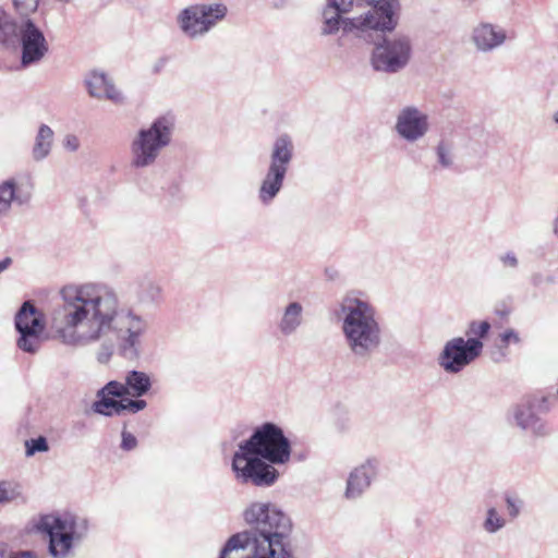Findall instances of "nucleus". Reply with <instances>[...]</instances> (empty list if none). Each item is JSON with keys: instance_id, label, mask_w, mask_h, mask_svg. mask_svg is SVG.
<instances>
[{"instance_id": "1", "label": "nucleus", "mask_w": 558, "mask_h": 558, "mask_svg": "<svg viewBox=\"0 0 558 558\" xmlns=\"http://www.w3.org/2000/svg\"><path fill=\"white\" fill-rule=\"evenodd\" d=\"M60 298L51 324L60 342L86 347L113 332L124 359L140 356L147 320L133 308L125 307L113 287L95 282L69 284L60 290Z\"/></svg>"}, {"instance_id": "2", "label": "nucleus", "mask_w": 558, "mask_h": 558, "mask_svg": "<svg viewBox=\"0 0 558 558\" xmlns=\"http://www.w3.org/2000/svg\"><path fill=\"white\" fill-rule=\"evenodd\" d=\"M291 456V441L283 429L272 422H266L254 428L247 439L239 442L231 469L240 484L266 488L280 476L275 465L288 463Z\"/></svg>"}, {"instance_id": "3", "label": "nucleus", "mask_w": 558, "mask_h": 558, "mask_svg": "<svg viewBox=\"0 0 558 558\" xmlns=\"http://www.w3.org/2000/svg\"><path fill=\"white\" fill-rule=\"evenodd\" d=\"M247 530L232 535L220 551L219 558L239 549L250 550L248 558H282L288 548L292 522L277 505L253 501L242 513Z\"/></svg>"}, {"instance_id": "4", "label": "nucleus", "mask_w": 558, "mask_h": 558, "mask_svg": "<svg viewBox=\"0 0 558 558\" xmlns=\"http://www.w3.org/2000/svg\"><path fill=\"white\" fill-rule=\"evenodd\" d=\"M175 131V118L166 113L155 118L148 125L140 128L129 146L130 168L142 171L157 165L171 143Z\"/></svg>"}, {"instance_id": "5", "label": "nucleus", "mask_w": 558, "mask_h": 558, "mask_svg": "<svg viewBox=\"0 0 558 558\" xmlns=\"http://www.w3.org/2000/svg\"><path fill=\"white\" fill-rule=\"evenodd\" d=\"M381 342V328L375 306L361 291L351 293V353L365 357Z\"/></svg>"}, {"instance_id": "6", "label": "nucleus", "mask_w": 558, "mask_h": 558, "mask_svg": "<svg viewBox=\"0 0 558 558\" xmlns=\"http://www.w3.org/2000/svg\"><path fill=\"white\" fill-rule=\"evenodd\" d=\"M39 529L49 536L48 550L52 558H72L74 546L86 537L89 524L85 517L65 512L43 518Z\"/></svg>"}, {"instance_id": "7", "label": "nucleus", "mask_w": 558, "mask_h": 558, "mask_svg": "<svg viewBox=\"0 0 558 558\" xmlns=\"http://www.w3.org/2000/svg\"><path fill=\"white\" fill-rule=\"evenodd\" d=\"M228 14L222 2L195 3L184 8L177 16L181 32L191 39L204 37Z\"/></svg>"}, {"instance_id": "8", "label": "nucleus", "mask_w": 558, "mask_h": 558, "mask_svg": "<svg viewBox=\"0 0 558 558\" xmlns=\"http://www.w3.org/2000/svg\"><path fill=\"white\" fill-rule=\"evenodd\" d=\"M367 3L371 9L364 14L351 19V32L356 29L362 33L369 31L391 33L399 22V0H351L353 4L362 5Z\"/></svg>"}, {"instance_id": "9", "label": "nucleus", "mask_w": 558, "mask_h": 558, "mask_svg": "<svg viewBox=\"0 0 558 558\" xmlns=\"http://www.w3.org/2000/svg\"><path fill=\"white\" fill-rule=\"evenodd\" d=\"M411 52L412 47L409 37L404 35H397L391 38L385 37L375 45L371 64L377 72L398 73L408 65Z\"/></svg>"}, {"instance_id": "10", "label": "nucleus", "mask_w": 558, "mask_h": 558, "mask_svg": "<svg viewBox=\"0 0 558 558\" xmlns=\"http://www.w3.org/2000/svg\"><path fill=\"white\" fill-rule=\"evenodd\" d=\"M483 347V342L475 338H453L445 343L438 364L446 373L457 374L481 355Z\"/></svg>"}, {"instance_id": "11", "label": "nucleus", "mask_w": 558, "mask_h": 558, "mask_svg": "<svg viewBox=\"0 0 558 558\" xmlns=\"http://www.w3.org/2000/svg\"><path fill=\"white\" fill-rule=\"evenodd\" d=\"M546 398L526 397L511 409V421L519 428L536 436L548 434V427L543 418L537 415V410L548 411Z\"/></svg>"}, {"instance_id": "12", "label": "nucleus", "mask_w": 558, "mask_h": 558, "mask_svg": "<svg viewBox=\"0 0 558 558\" xmlns=\"http://www.w3.org/2000/svg\"><path fill=\"white\" fill-rule=\"evenodd\" d=\"M19 44L22 50V69L37 64L49 50L44 33L34 21L28 17L21 23Z\"/></svg>"}, {"instance_id": "13", "label": "nucleus", "mask_w": 558, "mask_h": 558, "mask_svg": "<svg viewBox=\"0 0 558 558\" xmlns=\"http://www.w3.org/2000/svg\"><path fill=\"white\" fill-rule=\"evenodd\" d=\"M429 129L428 116L415 106H405L396 117L397 134L409 143L423 138Z\"/></svg>"}, {"instance_id": "14", "label": "nucleus", "mask_w": 558, "mask_h": 558, "mask_svg": "<svg viewBox=\"0 0 558 558\" xmlns=\"http://www.w3.org/2000/svg\"><path fill=\"white\" fill-rule=\"evenodd\" d=\"M349 9L345 5V0H327L323 10V35H338V46L343 48L349 40Z\"/></svg>"}, {"instance_id": "15", "label": "nucleus", "mask_w": 558, "mask_h": 558, "mask_svg": "<svg viewBox=\"0 0 558 558\" xmlns=\"http://www.w3.org/2000/svg\"><path fill=\"white\" fill-rule=\"evenodd\" d=\"M507 39V31L492 23H480L472 32V40L476 49L482 52H490L500 48Z\"/></svg>"}, {"instance_id": "16", "label": "nucleus", "mask_w": 558, "mask_h": 558, "mask_svg": "<svg viewBox=\"0 0 558 558\" xmlns=\"http://www.w3.org/2000/svg\"><path fill=\"white\" fill-rule=\"evenodd\" d=\"M84 83L90 97L97 99L107 98L118 105L124 102L123 94L114 86L105 72H89Z\"/></svg>"}, {"instance_id": "17", "label": "nucleus", "mask_w": 558, "mask_h": 558, "mask_svg": "<svg viewBox=\"0 0 558 558\" xmlns=\"http://www.w3.org/2000/svg\"><path fill=\"white\" fill-rule=\"evenodd\" d=\"M304 323V306L301 302L294 300L281 307L276 328L281 337L289 338L294 336Z\"/></svg>"}, {"instance_id": "18", "label": "nucleus", "mask_w": 558, "mask_h": 558, "mask_svg": "<svg viewBox=\"0 0 558 558\" xmlns=\"http://www.w3.org/2000/svg\"><path fill=\"white\" fill-rule=\"evenodd\" d=\"M379 472V461L366 458L351 470V498L362 496L376 480Z\"/></svg>"}, {"instance_id": "19", "label": "nucleus", "mask_w": 558, "mask_h": 558, "mask_svg": "<svg viewBox=\"0 0 558 558\" xmlns=\"http://www.w3.org/2000/svg\"><path fill=\"white\" fill-rule=\"evenodd\" d=\"M287 174V170L270 166L267 167L257 192L258 199L263 205H270L279 195L283 187Z\"/></svg>"}, {"instance_id": "20", "label": "nucleus", "mask_w": 558, "mask_h": 558, "mask_svg": "<svg viewBox=\"0 0 558 558\" xmlns=\"http://www.w3.org/2000/svg\"><path fill=\"white\" fill-rule=\"evenodd\" d=\"M31 199V193L22 191L14 178L0 183V216L7 215L12 205H25Z\"/></svg>"}, {"instance_id": "21", "label": "nucleus", "mask_w": 558, "mask_h": 558, "mask_svg": "<svg viewBox=\"0 0 558 558\" xmlns=\"http://www.w3.org/2000/svg\"><path fill=\"white\" fill-rule=\"evenodd\" d=\"M294 156V144L289 134L277 136L271 145L268 166L289 171Z\"/></svg>"}, {"instance_id": "22", "label": "nucleus", "mask_w": 558, "mask_h": 558, "mask_svg": "<svg viewBox=\"0 0 558 558\" xmlns=\"http://www.w3.org/2000/svg\"><path fill=\"white\" fill-rule=\"evenodd\" d=\"M14 326L17 332L27 330L45 331L46 328L43 314L31 301L24 302L15 314Z\"/></svg>"}, {"instance_id": "23", "label": "nucleus", "mask_w": 558, "mask_h": 558, "mask_svg": "<svg viewBox=\"0 0 558 558\" xmlns=\"http://www.w3.org/2000/svg\"><path fill=\"white\" fill-rule=\"evenodd\" d=\"M137 302L142 305H158L162 302L163 293L160 284L151 278L143 277L135 283Z\"/></svg>"}, {"instance_id": "24", "label": "nucleus", "mask_w": 558, "mask_h": 558, "mask_svg": "<svg viewBox=\"0 0 558 558\" xmlns=\"http://www.w3.org/2000/svg\"><path fill=\"white\" fill-rule=\"evenodd\" d=\"M53 130L49 125L41 123L38 126L32 148L33 160L43 161L50 155L53 145Z\"/></svg>"}, {"instance_id": "25", "label": "nucleus", "mask_w": 558, "mask_h": 558, "mask_svg": "<svg viewBox=\"0 0 558 558\" xmlns=\"http://www.w3.org/2000/svg\"><path fill=\"white\" fill-rule=\"evenodd\" d=\"M129 396L142 398L151 389L150 376L142 371L132 369L124 377Z\"/></svg>"}, {"instance_id": "26", "label": "nucleus", "mask_w": 558, "mask_h": 558, "mask_svg": "<svg viewBox=\"0 0 558 558\" xmlns=\"http://www.w3.org/2000/svg\"><path fill=\"white\" fill-rule=\"evenodd\" d=\"M510 521L507 517L495 506L486 508L481 529L488 535H495L502 531Z\"/></svg>"}, {"instance_id": "27", "label": "nucleus", "mask_w": 558, "mask_h": 558, "mask_svg": "<svg viewBox=\"0 0 558 558\" xmlns=\"http://www.w3.org/2000/svg\"><path fill=\"white\" fill-rule=\"evenodd\" d=\"M21 24L8 15H0V44L5 48H15L20 39Z\"/></svg>"}, {"instance_id": "28", "label": "nucleus", "mask_w": 558, "mask_h": 558, "mask_svg": "<svg viewBox=\"0 0 558 558\" xmlns=\"http://www.w3.org/2000/svg\"><path fill=\"white\" fill-rule=\"evenodd\" d=\"M328 319L331 324L342 323L344 337L349 340V296L345 295L329 306Z\"/></svg>"}, {"instance_id": "29", "label": "nucleus", "mask_w": 558, "mask_h": 558, "mask_svg": "<svg viewBox=\"0 0 558 558\" xmlns=\"http://www.w3.org/2000/svg\"><path fill=\"white\" fill-rule=\"evenodd\" d=\"M16 340L17 348L29 354H36L44 343V331L27 330L20 331Z\"/></svg>"}, {"instance_id": "30", "label": "nucleus", "mask_w": 558, "mask_h": 558, "mask_svg": "<svg viewBox=\"0 0 558 558\" xmlns=\"http://www.w3.org/2000/svg\"><path fill=\"white\" fill-rule=\"evenodd\" d=\"M97 400L92 404V410L104 416H112L113 414L120 415L123 413V404L121 400H114L105 395H99L97 391Z\"/></svg>"}, {"instance_id": "31", "label": "nucleus", "mask_w": 558, "mask_h": 558, "mask_svg": "<svg viewBox=\"0 0 558 558\" xmlns=\"http://www.w3.org/2000/svg\"><path fill=\"white\" fill-rule=\"evenodd\" d=\"M437 163L441 169H450L454 165V145L451 141L440 140L435 148Z\"/></svg>"}, {"instance_id": "32", "label": "nucleus", "mask_w": 558, "mask_h": 558, "mask_svg": "<svg viewBox=\"0 0 558 558\" xmlns=\"http://www.w3.org/2000/svg\"><path fill=\"white\" fill-rule=\"evenodd\" d=\"M504 500L507 507V519L509 521L515 520L522 512L524 506L523 500L519 496L511 493H506L504 495Z\"/></svg>"}, {"instance_id": "33", "label": "nucleus", "mask_w": 558, "mask_h": 558, "mask_svg": "<svg viewBox=\"0 0 558 558\" xmlns=\"http://www.w3.org/2000/svg\"><path fill=\"white\" fill-rule=\"evenodd\" d=\"M98 391H99V395H105L112 399L122 398V397L129 395L125 381L121 383L118 380H110L104 387H101Z\"/></svg>"}, {"instance_id": "34", "label": "nucleus", "mask_w": 558, "mask_h": 558, "mask_svg": "<svg viewBox=\"0 0 558 558\" xmlns=\"http://www.w3.org/2000/svg\"><path fill=\"white\" fill-rule=\"evenodd\" d=\"M21 496L20 486L12 482L0 481V504L14 501Z\"/></svg>"}, {"instance_id": "35", "label": "nucleus", "mask_w": 558, "mask_h": 558, "mask_svg": "<svg viewBox=\"0 0 558 558\" xmlns=\"http://www.w3.org/2000/svg\"><path fill=\"white\" fill-rule=\"evenodd\" d=\"M48 450L49 445L45 436H38L25 441V453L27 457H32L37 452H47Z\"/></svg>"}, {"instance_id": "36", "label": "nucleus", "mask_w": 558, "mask_h": 558, "mask_svg": "<svg viewBox=\"0 0 558 558\" xmlns=\"http://www.w3.org/2000/svg\"><path fill=\"white\" fill-rule=\"evenodd\" d=\"M489 330H490V324L488 322L473 320L469 324L466 335L469 336V338H475V339L481 340L482 338L487 336Z\"/></svg>"}, {"instance_id": "37", "label": "nucleus", "mask_w": 558, "mask_h": 558, "mask_svg": "<svg viewBox=\"0 0 558 558\" xmlns=\"http://www.w3.org/2000/svg\"><path fill=\"white\" fill-rule=\"evenodd\" d=\"M39 1L40 0H13V3L21 15L28 16L38 9Z\"/></svg>"}, {"instance_id": "38", "label": "nucleus", "mask_w": 558, "mask_h": 558, "mask_svg": "<svg viewBox=\"0 0 558 558\" xmlns=\"http://www.w3.org/2000/svg\"><path fill=\"white\" fill-rule=\"evenodd\" d=\"M121 402L123 404V412L138 413L147 407V402L141 398L123 399Z\"/></svg>"}, {"instance_id": "39", "label": "nucleus", "mask_w": 558, "mask_h": 558, "mask_svg": "<svg viewBox=\"0 0 558 558\" xmlns=\"http://www.w3.org/2000/svg\"><path fill=\"white\" fill-rule=\"evenodd\" d=\"M345 403H337L331 409V416L339 428L344 429L345 427Z\"/></svg>"}, {"instance_id": "40", "label": "nucleus", "mask_w": 558, "mask_h": 558, "mask_svg": "<svg viewBox=\"0 0 558 558\" xmlns=\"http://www.w3.org/2000/svg\"><path fill=\"white\" fill-rule=\"evenodd\" d=\"M121 438L122 440L120 447L122 450L131 451L136 448L137 439L132 433L123 429L121 433Z\"/></svg>"}, {"instance_id": "41", "label": "nucleus", "mask_w": 558, "mask_h": 558, "mask_svg": "<svg viewBox=\"0 0 558 558\" xmlns=\"http://www.w3.org/2000/svg\"><path fill=\"white\" fill-rule=\"evenodd\" d=\"M498 258L504 268L517 269L519 266V259H518L515 253H513L511 251L499 255Z\"/></svg>"}, {"instance_id": "42", "label": "nucleus", "mask_w": 558, "mask_h": 558, "mask_svg": "<svg viewBox=\"0 0 558 558\" xmlns=\"http://www.w3.org/2000/svg\"><path fill=\"white\" fill-rule=\"evenodd\" d=\"M500 341L504 347H508L509 344H519L521 342V338L519 333L514 329H507L499 335Z\"/></svg>"}, {"instance_id": "43", "label": "nucleus", "mask_w": 558, "mask_h": 558, "mask_svg": "<svg viewBox=\"0 0 558 558\" xmlns=\"http://www.w3.org/2000/svg\"><path fill=\"white\" fill-rule=\"evenodd\" d=\"M63 148L68 151L75 153L78 150L81 143L75 134H66L62 142Z\"/></svg>"}, {"instance_id": "44", "label": "nucleus", "mask_w": 558, "mask_h": 558, "mask_svg": "<svg viewBox=\"0 0 558 558\" xmlns=\"http://www.w3.org/2000/svg\"><path fill=\"white\" fill-rule=\"evenodd\" d=\"M112 355V345L106 344L102 345L97 352V361L99 363H107Z\"/></svg>"}, {"instance_id": "45", "label": "nucleus", "mask_w": 558, "mask_h": 558, "mask_svg": "<svg viewBox=\"0 0 558 558\" xmlns=\"http://www.w3.org/2000/svg\"><path fill=\"white\" fill-rule=\"evenodd\" d=\"M10 558H37V555L31 550L12 553Z\"/></svg>"}, {"instance_id": "46", "label": "nucleus", "mask_w": 558, "mask_h": 558, "mask_svg": "<svg viewBox=\"0 0 558 558\" xmlns=\"http://www.w3.org/2000/svg\"><path fill=\"white\" fill-rule=\"evenodd\" d=\"M12 264L11 257H5L2 260H0V274L7 270Z\"/></svg>"}, {"instance_id": "47", "label": "nucleus", "mask_w": 558, "mask_h": 558, "mask_svg": "<svg viewBox=\"0 0 558 558\" xmlns=\"http://www.w3.org/2000/svg\"><path fill=\"white\" fill-rule=\"evenodd\" d=\"M551 230H553V234L555 235V238L558 241V210L556 211V215H555V217L553 219Z\"/></svg>"}, {"instance_id": "48", "label": "nucleus", "mask_w": 558, "mask_h": 558, "mask_svg": "<svg viewBox=\"0 0 558 558\" xmlns=\"http://www.w3.org/2000/svg\"><path fill=\"white\" fill-rule=\"evenodd\" d=\"M337 275L338 274L335 269H331V268L326 269V276L328 277L329 280H335Z\"/></svg>"}, {"instance_id": "49", "label": "nucleus", "mask_w": 558, "mask_h": 558, "mask_svg": "<svg viewBox=\"0 0 558 558\" xmlns=\"http://www.w3.org/2000/svg\"><path fill=\"white\" fill-rule=\"evenodd\" d=\"M344 496L349 497V480H347V485H345V489H344Z\"/></svg>"}, {"instance_id": "50", "label": "nucleus", "mask_w": 558, "mask_h": 558, "mask_svg": "<svg viewBox=\"0 0 558 558\" xmlns=\"http://www.w3.org/2000/svg\"><path fill=\"white\" fill-rule=\"evenodd\" d=\"M56 2H59V3H63V4H68L70 2H72V0H54Z\"/></svg>"}, {"instance_id": "51", "label": "nucleus", "mask_w": 558, "mask_h": 558, "mask_svg": "<svg viewBox=\"0 0 558 558\" xmlns=\"http://www.w3.org/2000/svg\"><path fill=\"white\" fill-rule=\"evenodd\" d=\"M553 120L558 124V110L554 113Z\"/></svg>"}, {"instance_id": "52", "label": "nucleus", "mask_w": 558, "mask_h": 558, "mask_svg": "<svg viewBox=\"0 0 558 558\" xmlns=\"http://www.w3.org/2000/svg\"><path fill=\"white\" fill-rule=\"evenodd\" d=\"M497 314L500 315V316H507L508 315V312L507 311H497Z\"/></svg>"}]
</instances>
